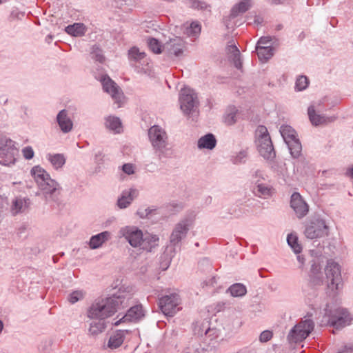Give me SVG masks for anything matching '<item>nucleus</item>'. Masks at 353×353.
Instances as JSON below:
<instances>
[{
    "label": "nucleus",
    "mask_w": 353,
    "mask_h": 353,
    "mask_svg": "<svg viewBox=\"0 0 353 353\" xmlns=\"http://www.w3.org/2000/svg\"><path fill=\"white\" fill-rule=\"evenodd\" d=\"M256 51L261 61H267L274 55V48L271 46H256Z\"/></svg>",
    "instance_id": "nucleus-30"
},
{
    "label": "nucleus",
    "mask_w": 353,
    "mask_h": 353,
    "mask_svg": "<svg viewBox=\"0 0 353 353\" xmlns=\"http://www.w3.org/2000/svg\"><path fill=\"white\" fill-rule=\"evenodd\" d=\"M193 219L186 217L179 221L174 227L170 236V245L167 249L171 252H176L181 249V242L183 240L192 226Z\"/></svg>",
    "instance_id": "nucleus-5"
},
{
    "label": "nucleus",
    "mask_w": 353,
    "mask_h": 353,
    "mask_svg": "<svg viewBox=\"0 0 353 353\" xmlns=\"http://www.w3.org/2000/svg\"><path fill=\"white\" fill-rule=\"evenodd\" d=\"M184 3L193 9L204 10L208 7L205 1L200 0H184Z\"/></svg>",
    "instance_id": "nucleus-43"
},
{
    "label": "nucleus",
    "mask_w": 353,
    "mask_h": 353,
    "mask_svg": "<svg viewBox=\"0 0 353 353\" xmlns=\"http://www.w3.org/2000/svg\"><path fill=\"white\" fill-rule=\"evenodd\" d=\"M323 312L325 317L327 318V323L336 329H341L349 325L352 319L349 312L345 308H338L332 312L329 309V305L326 304Z\"/></svg>",
    "instance_id": "nucleus-8"
},
{
    "label": "nucleus",
    "mask_w": 353,
    "mask_h": 353,
    "mask_svg": "<svg viewBox=\"0 0 353 353\" xmlns=\"http://www.w3.org/2000/svg\"><path fill=\"white\" fill-rule=\"evenodd\" d=\"M92 58L96 61L102 63L104 60V57L101 54L99 51H94L92 52Z\"/></svg>",
    "instance_id": "nucleus-57"
},
{
    "label": "nucleus",
    "mask_w": 353,
    "mask_h": 353,
    "mask_svg": "<svg viewBox=\"0 0 353 353\" xmlns=\"http://www.w3.org/2000/svg\"><path fill=\"white\" fill-rule=\"evenodd\" d=\"M204 283L206 285L213 286L216 283V279L215 276H212L208 281H205Z\"/></svg>",
    "instance_id": "nucleus-62"
},
{
    "label": "nucleus",
    "mask_w": 353,
    "mask_h": 353,
    "mask_svg": "<svg viewBox=\"0 0 353 353\" xmlns=\"http://www.w3.org/2000/svg\"><path fill=\"white\" fill-rule=\"evenodd\" d=\"M130 297L126 294H114L96 299L88 308L87 316L91 319L104 320L112 316L120 308L128 307Z\"/></svg>",
    "instance_id": "nucleus-1"
},
{
    "label": "nucleus",
    "mask_w": 353,
    "mask_h": 353,
    "mask_svg": "<svg viewBox=\"0 0 353 353\" xmlns=\"http://www.w3.org/2000/svg\"><path fill=\"white\" fill-rule=\"evenodd\" d=\"M273 188L268 184L263 183L260 179L254 181V185H252L253 194L260 198H267L271 196L273 194Z\"/></svg>",
    "instance_id": "nucleus-22"
},
{
    "label": "nucleus",
    "mask_w": 353,
    "mask_h": 353,
    "mask_svg": "<svg viewBox=\"0 0 353 353\" xmlns=\"http://www.w3.org/2000/svg\"><path fill=\"white\" fill-rule=\"evenodd\" d=\"M226 52L228 57L238 54V53L240 52L239 48L234 43L228 44L226 47Z\"/></svg>",
    "instance_id": "nucleus-51"
},
{
    "label": "nucleus",
    "mask_w": 353,
    "mask_h": 353,
    "mask_svg": "<svg viewBox=\"0 0 353 353\" xmlns=\"http://www.w3.org/2000/svg\"><path fill=\"white\" fill-rule=\"evenodd\" d=\"M145 310L141 303L130 307L126 314L119 320L115 321L114 325L117 326L122 322H137L145 316Z\"/></svg>",
    "instance_id": "nucleus-17"
},
{
    "label": "nucleus",
    "mask_w": 353,
    "mask_h": 353,
    "mask_svg": "<svg viewBox=\"0 0 353 353\" xmlns=\"http://www.w3.org/2000/svg\"><path fill=\"white\" fill-rule=\"evenodd\" d=\"M226 292L230 293L233 297H243L247 293V288L243 284L236 283L231 285L227 289Z\"/></svg>",
    "instance_id": "nucleus-33"
},
{
    "label": "nucleus",
    "mask_w": 353,
    "mask_h": 353,
    "mask_svg": "<svg viewBox=\"0 0 353 353\" xmlns=\"http://www.w3.org/2000/svg\"><path fill=\"white\" fill-rule=\"evenodd\" d=\"M111 238V233L109 231H103L90 237L88 245L92 249H98Z\"/></svg>",
    "instance_id": "nucleus-25"
},
{
    "label": "nucleus",
    "mask_w": 353,
    "mask_h": 353,
    "mask_svg": "<svg viewBox=\"0 0 353 353\" xmlns=\"http://www.w3.org/2000/svg\"><path fill=\"white\" fill-rule=\"evenodd\" d=\"M252 6V0H241L235 4L231 9L230 17L234 19L239 15L245 13Z\"/></svg>",
    "instance_id": "nucleus-26"
},
{
    "label": "nucleus",
    "mask_w": 353,
    "mask_h": 353,
    "mask_svg": "<svg viewBox=\"0 0 353 353\" xmlns=\"http://www.w3.org/2000/svg\"><path fill=\"white\" fill-rule=\"evenodd\" d=\"M50 345H51L50 341H42L39 347V350L41 352H43L44 353H48L50 351Z\"/></svg>",
    "instance_id": "nucleus-54"
},
{
    "label": "nucleus",
    "mask_w": 353,
    "mask_h": 353,
    "mask_svg": "<svg viewBox=\"0 0 353 353\" xmlns=\"http://www.w3.org/2000/svg\"><path fill=\"white\" fill-rule=\"evenodd\" d=\"M201 30V24L198 21H193L186 28V34L189 37H198Z\"/></svg>",
    "instance_id": "nucleus-39"
},
{
    "label": "nucleus",
    "mask_w": 353,
    "mask_h": 353,
    "mask_svg": "<svg viewBox=\"0 0 353 353\" xmlns=\"http://www.w3.org/2000/svg\"><path fill=\"white\" fill-rule=\"evenodd\" d=\"M338 353H353V346L345 345Z\"/></svg>",
    "instance_id": "nucleus-59"
},
{
    "label": "nucleus",
    "mask_w": 353,
    "mask_h": 353,
    "mask_svg": "<svg viewBox=\"0 0 353 353\" xmlns=\"http://www.w3.org/2000/svg\"><path fill=\"white\" fill-rule=\"evenodd\" d=\"M87 28L82 23H74L65 27V31L75 37H82L86 32Z\"/></svg>",
    "instance_id": "nucleus-29"
},
{
    "label": "nucleus",
    "mask_w": 353,
    "mask_h": 353,
    "mask_svg": "<svg viewBox=\"0 0 353 353\" xmlns=\"http://www.w3.org/2000/svg\"><path fill=\"white\" fill-rule=\"evenodd\" d=\"M123 171L127 174H132L134 173V168L130 163H125L122 167Z\"/></svg>",
    "instance_id": "nucleus-56"
},
{
    "label": "nucleus",
    "mask_w": 353,
    "mask_h": 353,
    "mask_svg": "<svg viewBox=\"0 0 353 353\" xmlns=\"http://www.w3.org/2000/svg\"><path fill=\"white\" fill-rule=\"evenodd\" d=\"M139 191L135 188H130L125 190L121 192V196L117 200V206L120 209H125L128 208L132 201L138 196Z\"/></svg>",
    "instance_id": "nucleus-21"
},
{
    "label": "nucleus",
    "mask_w": 353,
    "mask_h": 353,
    "mask_svg": "<svg viewBox=\"0 0 353 353\" xmlns=\"http://www.w3.org/2000/svg\"><path fill=\"white\" fill-rule=\"evenodd\" d=\"M260 179V181L264 179L263 173L261 170H256L252 173L251 183L252 185H254V181Z\"/></svg>",
    "instance_id": "nucleus-52"
},
{
    "label": "nucleus",
    "mask_w": 353,
    "mask_h": 353,
    "mask_svg": "<svg viewBox=\"0 0 353 353\" xmlns=\"http://www.w3.org/2000/svg\"><path fill=\"white\" fill-rule=\"evenodd\" d=\"M309 283L307 290H322L323 279L321 274H310Z\"/></svg>",
    "instance_id": "nucleus-34"
},
{
    "label": "nucleus",
    "mask_w": 353,
    "mask_h": 353,
    "mask_svg": "<svg viewBox=\"0 0 353 353\" xmlns=\"http://www.w3.org/2000/svg\"><path fill=\"white\" fill-rule=\"evenodd\" d=\"M84 293L81 290H77L71 292L68 297V301L74 304L83 299Z\"/></svg>",
    "instance_id": "nucleus-45"
},
{
    "label": "nucleus",
    "mask_w": 353,
    "mask_h": 353,
    "mask_svg": "<svg viewBox=\"0 0 353 353\" xmlns=\"http://www.w3.org/2000/svg\"><path fill=\"white\" fill-rule=\"evenodd\" d=\"M216 145V139L212 133H208L198 140V148L200 149L212 150L215 148Z\"/></svg>",
    "instance_id": "nucleus-28"
},
{
    "label": "nucleus",
    "mask_w": 353,
    "mask_h": 353,
    "mask_svg": "<svg viewBox=\"0 0 353 353\" xmlns=\"http://www.w3.org/2000/svg\"><path fill=\"white\" fill-rule=\"evenodd\" d=\"M270 40L267 37H261L258 41L256 46H265L270 43Z\"/></svg>",
    "instance_id": "nucleus-60"
},
{
    "label": "nucleus",
    "mask_w": 353,
    "mask_h": 353,
    "mask_svg": "<svg viewBox=\"0 0 353 353\" xmlns=\"http://www.w3.org/2000/svg\"><path fill=\"white\" fill-rule=\"evenodd\" d=\"M145 56V53L143 52H140L139 48L136 47L132 48L129 50L128 57L130 59H132L134 61H139L143 59Z\"/></svg>",
    "instance_id": "nucleus-44"
},
{
    "label": "nucleus",
    "mask_w": 353,
    "mask_h": 353,
    "mask_svg": "<svg viewBox=\"0 0 353 353\" xmlns=\"http://www.w3.org/2000/svg\"><path fill=\"white\" fill-rule=\"evenodd\" d=\"M104 92L108 93L112 99L117 103V108L121 107V103L124 98L121 88L107 74L102 75L99 79Z\"/></svg>",
    "instance_id": "nucleus-13"
},
{
    "label": "nucleus",
    "mask_w": 353,
    "mask_h": 353,
    "mask_svg": "<svg viewBox=\"0 0 353 353\" xmlns=\"http://www.w3.org/2000/svg\"><path fill=\"white\" fill-rule=\"evenodd\" d=\"M56 121L63 133H68L73 128V122L68 115V110L65 109H63L59 112L56 117Z\"/></svg>",
    "instance_id": "nucleus-20"
},
{
    "label": "nucleus",
    "mask_w": 353,
    "mask_h": 353,
    "mask_svg": "<svg viewBox=\"0 0 353 353\" xmlns=\"http://www.w3.org/2000/svg\"><path fill=\"white\" fill-rule=\"evenodd\" d=\"M103 155L102 152H99L97 154H95L94 159H95L96 162L100 163L101 161H103Z\"/></svg>",
    "instance_id": "nucleus-64"
},
{
    "label": "nucleus",
    "mask_w": 353,
    "mask_h": 353,
    "mask_svg": "<svg viewBox=\"0 0 353 353\" xmlns=\"http://www.w3.org/2000/svg\"><path fill=\"white\" fill-rule=\"evenodd\" d=\"M290 207L293 209L296 217L302 219L309 212V205L299 192H294L290 197Z\"/></svg>",
    "instance_id": "nucleus-16"
},
{
    "label": "nucleus",
    "mask_w": 353,
    "mask_h": 353,
    "mask_svg": "<svg viewBox=\"0 0 353 353\" xmlns=\"http://www.w3.org/2000/svg\"><path fill=\"white\" fill-rule=\"evenodd\" d=\"M164 48L169 54L179 57L183 52L185 41L181 37L170 39L169 41L165 44Z\"/></svg>",
    "instance_id": "nucleus-19"
},
{
    "label": "nucleus",
    "mask_w": 353,
    "mask_h": 353,
    "mask_svg": "<svg viewBox=\"0 0 353 353\" xmlns=\"http://www.w3.org/2000/svg\"><path fill=\"white\" fill-rule=\"evenodd\" d=\"M148 46L150 50L155 54H160L162 51L160 42L155 38L150 37L148 39Z\"/></svg>",
    "instance_id": "nucleus-42"
},
{
    "label": "nucleus",
    "mask_w": 353,
    "mask_h": 353,
    "mask_svg": "<svg viewBox=\"0 0 353 353\" xmlns=\"http://www.w3.org/2000/svg\"><path fill=\"white\" fill-rule=\"evenodd\" d=\"M148 137L159 160L172 157V150L169 148L168 136L163 128L157 125L150 127Z\"/></svg>",
    "instance_id": "nucleus-3"
},
{
    "label": "nucleus",
    "mask_w": 353,
    "mask_h": 353,
    "mask_svg": "<svg viewBox=\"0 0 353 353\" xmlns=\"http://www.w3.org/2000/svg\"><path fill=\"white\" fill-rule=\"evenodd\" d=\"M256 146L260 155L266 160L272 161L276 157V152L267 128L259 125L256 131Z\"/></svg>",
    "instance_id": "nucleus-7"
},
{
    "label": "nucleus",
    "mask_w": 353,
    "mask_h": 353,
    "mask_svg": "<svg viewBox=\"0 0 353 353\" xmlns=\"http://www.w3.org/2000/svg\"><path fill=\"white\" fill-rule=\"evenodd\" d=\"M309 83L308 78L305 75H301L296 80L295 90L296 91H303L308 87Z\"/></svg>",
    "instance_id": "nucleus-40"
},
{
    "label": "nucleus",
    "mask_w": 353,
    "mask_h": 353,
    "mask_svg": "<svg viewBox=\"0 0 353 353\" xmlns=\"http://www.w3.org/2000/svg\"><path fill=\"white\" fill-rule=\"evenodd\" d=\"M298 254L296 256L297 261L300 263V268H303V267L305 264V259L303 255H301L300 254Z\"/></svg>",
    "instance_id": "nucleus-61"
},
{
    "label": "nucleus",
    "mask_w": 353,
    "mask_h": 353,
    "mask_svg": "<svg viewBox=\"0 0 353 353\" xmlns=\"http://www.w3.org/2000/svg\"><path fill=\"white\" fill-rule=\"evenodd\" d=\"M329 229L325 216L320 214H314L306 221L304 234L309 239H320L328 236Z\"/></svg>",
    "instance_id": "nucleus-4"
},
{
    "label": "nucleus",
    "mask_w": 353,
    "mask_h": 353,
    "mask_svg": "<svg viewBox=\"0 0 353 353\" xmlns=\"http://www.w3.org/2000/svg\"><path fill=\"white\" fill-rule=\"evenodd\" d=\"M248 157V152L245 150H242L235 155L231 157V161L232 163L238 165L245 163Z\"/></svg>",
    "instance_id": "nucleus-41"
},
{
    "label": "nucleus",
    "mask_w": 353,
    "mask_h": 353,
    "mask_svg": "<svg viewBox=\"0 0 353 353\" xmlns=\"http://www.w3.org/2000/svg\"><path fill=\"white\" fill-rule=\"evenodd\" d=\"M327 286L332 292L338 290L342 286L341 266L333 260L327 261L325 268Z\"/></svg>",
    "instance_id": "nucleus-10"
},
{
    "label": "nucleus",
    "mask_w": 353,
    "mask_h": 353,
    "mask_svg": "<svg viewBox=\"0 0 353 353\" xmlns=\"http://www.w3.org/2000/svg\"><path fill=\"white\" fill-rule=\"evenodd\" d=\"M31 174L42 192L46 201L53 207L59 208L62 204L59 184L52 179L50 174L40 166L33 167Z\"/></svg>",
    "instance_id": "nucleus-2"
},
{
    "label": "nucleus",
    "mask_w": 353,
    "mask_h": 353,
    "mask_svg": "<svg viewBox=\"0 0 353 353\" xmlns=\"http://www.w3.org/2000/svg\"><path fill=\"white\" fill-rule=\"evenodd\" d=\"M159 238L157 235L153 234H147L143 235L141 241V245L139 246L140 250L147 252H152L153 249L159 245Z\"/></svg>",
    "instance_id": "nucleus-23"
},
{
    "label": "nucleus",
    "mask_w": 353,
    "mask_h": 353,
    "mask_svg": "<svg viewBox=\"0 0 353 353\" xmlns=\"http://www.w3.org/2000/svg\"><path fill=\"white\" fill-rule=\"evenodd\" d=\"M46 159L49 161L55 170L61 168L65 163L66 159L63 154H51L46 155Z\"/></svg>",
    "instance_id": "nucleus-32"
},
{
    "label": "nucleus",
    "mask_w": 353,
    "mask_h": 353,
    "mask_svg": "<svg viewBox=\"0 0 353 353\" xmlns=\"http://www.w3.org/2000/svg\"><path fill=\"white\" fill-rule=\"evenodd\" d=\"M291 156L297 159L301 156L302 145L299 139L287 143Z\"/></svg>",
    "instance_id": "nucleus-35"
},
{
    "label": "nucleus",
    "mask_w": 353,
    "mask_h": 353,
    "mask_svg": "<svg viewBox=\"0 0 353 353\" xmlns=\"http://www.w3.org/2000/svg\"><path fill=\"white\" fill-rule=\"evenodd\" d=\"M170 206L173 208V210L175 212H179L182 210L184 208V205L182 203H170Z\"/></svg>",
    "instance_id": "nucleus-58"
},
{
    "label": "nucleus",
    "mask_w": 353,
    "mask_h": 353,
    "mask_svg": "<svg viewBox=\"0 0 353 353\" xmlns=\"http://www.w3.org/2000/svg\"><path fill=\"white\" fill-rule=\"evenodd\" d=\"M228 59L232 61L234 67L238 69L241 70L242 68V61L241 59V53L239 52L238 54H234L233 56H229Z\"/></svg>",
    "instance_id": "nucleus-48"
},
{
    "label": "nucleus",
    "mask_w": 353,
    "mask_h": 353,
    "mask_svg": "<svg viewBox=\"0 0 353 353\" xmlns=\"http://www.w3.org/2000/svg\"><path fill=\"white\" fill-rule=\"evenodd\" d=\"M105 126L115 134H120L123 131L121 119L115 116H108L105 119Z\"/></svg>",
    "instance_id": "nucleus-27"
},
{
    "label": "nucleus",
    "mask_w": 353,
    "mask_h": 353,
    "mask_svg": "<svg viewBox=\"0 0 353 353\" xmlns=\"http://www.w3.org/2000/svg\"><path fill=\"white\" fill-rule=\"evenodd\" d=\"M230 303L228 301H222L216 303V309L218 312L222 311L227 307H229Z\"/></svg>",
    "instance_id": "nucleus-55"
},
{
    "label": "nucleus",
    "mask_w": 353,
    "mask_h": 353,
    "mask_svg": "<svg viewBox=\"0 0 353 353\" xmlns=\"http://www.w3.org/2000/svg\"><path fill=\"white\" fill-rule=\"evenodd\" d=\"M305 296L307 301L315 313L321 310L323 306L328 304L326 301V296L322 290H306Z\"/></svg>",
    "instance_id": "nucleus-15"
},
{
    "label": "nucleus",
    "mask_w": 353,
    "mask_h": 353,
    "mask_svg": "<svg viewBox=\"0 0 353 353\" xmlns=\"http://www.w3.org/2000/svg\"><path fill=\"white\" fill-rule=\"evenodd\" d=\"M287 243L295 254H301L302 246L299 243V239L296 234H289L287 236Z\"/></svg>",
    "instance_id": "nucleus-37"
},
{
    "label": "nucleus",
    "mask_w": 353,
    "mask_h": 353,
    "mask_svg": "<svg viewBox=\"0 0 353 353\" xmlns=\"http://www.w3.org/2000/svg\"><path fill=\"white\" fill-rule=\"evenodd\" d=\"M17 153L15 142L0 134V164L6 166L14 164Z\"/></svg>",
    "instance_id": "nucleus-9"
},
{
    "label": "nucleus",
    "mask_w": 353,
    "mask_h": 353,
    "mask_svg": "<svg viewBox=\"0 0 353 353\" xmlns=\"http://www.w3.org/2000/svg\"><path fill=\"white\" fill-rule=\"evenodd\" d=\"M29 199L17 198L13 201L12 211L13 214L23 212L28 206Z\"/></svg>",
    "instance_id": "nucleus-38"
},
{
    "label": "nucleus",
    "mask_w": 353,
    "mask_h": 353,
    "mask_svg": "<svg viewBox=\"0 0 353 353\" xmlns=\"http://www.w3.org/2000/svg\"><path fill=\"white\" fill-rule=\"evenodd\" d=\"M272 4L279 5L288 3L290 0H268Z\"/></svg>",
    "instance_id": "nucleus-63"
},
{
    "label": "nucleus",
    "mask_w": 353,
    "mask_h": 353,
    "mask_svg": "<svg viewBox=\"0 0 353 353\" xmlns=\"http://www.w3.org/2000/svg\"><path fill=\"white\" fill-rule=\"evenodd\" d=\"M106 324L103 320L94 321L90 324L89 334L92 336H97L105 331Z\"/></svg>",
    "instance_id": "nucleus-36"
},
{
    "label": "nucleus",
    "mask_w": 353,
    "mask_h": 353,
    "mask_svg": "<svg viewBox=\"0 0 353 353\" xmlns=\"http://www.w3.org/2000/svg\"><path fill=\"white\" fill-rule=\"evenodd\" d=\"M313 313L308 312L304 319L295 325L289 332L288 340L290 343L301 342L305 339L314 327Z\"/></svg>",
    "instance_id": "nucleus-6"
},
{
    "label": "nucleus",
    "mask_w": 353,
    "mask_h": 353,
    "mask_svg": "<svg viewBox=\"0 0 353 353\" xmlns=\"http://www.w3.org/2000/svg\"><path fill=\"white\" fill-rule=\"evenodd\" d=\"M311 270L310 274H320L321 268L318 262L315 259L311 261Z\"/></svg>",
    "instance_id": "nucleus-53"
},
{
    "label": "nucleus",
    "mask_w": 353,
    "mask_h": 353,
    "mask_svg": "<svg viewBox=\"0 0 353 353\" xmlns=\"http://www.w3.org/2000/svg\"><path fill=\"white\" fill-rule=\"evenodd\" d=\"M129 332L127 330H118L112 332L108 339L107 347L114 350L119 347L123 343L126 334Z\"/></svg>",
    "instance_id": "nucleus-24"
},
{
    "label": "nucleus",
    "mask_w": 353,
    "mask_h": 353,
    "mask_svg": "<svg viewBox=\"0 0 353 353\" xmlns=\"http://www.w3.org/2000/svg\"><path fill=\"white\" fill-rule=\"evenodd\" d=\"M307 114L312 124L315 126L333 122L336 119L335 116L327 117L324 114H316L313 105L308 108Z\"/></svg>",
    "instance_id": "nucleus-18"
},
{
    "label": "nucleus",
    "mask_w": 353,
    "mask_h": 353,
    "mask_svg": "<svg viewBox=\"0 0 353 353\" xmlns=\"http://www.w3.org/2000/svg\"><path fill=\"white\" fill-rule=\"evenodd\" d=\"M179 101L180 108L185 114L196 111L199 104L196 94L190 88H183L181 90Z\"/></svg>",
    "instance_id": "nucleus-11"
},
{
    "label": "nucleus",
    "mask_w": 353,
    "mask_h": 353,
    "mask_svg": "<svg viewBox=\"0 0 353 353\" xmlns=\"http://www.w3.org/2000/svg\"><path fill=\"white\" fill-rule=\"evenodd\" d=\"M157 208L154 206L152 207H148L147 208H140L138 209L137 212V214L141 218V219H145L147 218L150 214H151L153 212L156 211Z\"/></svg>",
    "instance_id": "nucleus-47"
},
{
    "label": "nucleus",
    "mask_w": 353,
    "mask_h": 353,
    "mask_svg": "<svg viewBox=\"0 0 353 353\" xmlns=\"http://www.w3.org/2000/svg\"><path fill=\"white\" fill-rule=\"evenodd\" d=\"M273 334L270 330H264L263 331L260 336H259V340L262 343H265L269 341L272 338Z\"/></svg>",
    "instance_id": "nucleus-49"
},
{
    "label": "nucleus",
    "mask_w": 353,
    "mask_h": 353,
    "mask_svg": "<svg viewBox=\"0 0 353 353\" xmlns=\"http://www.w3.org/2000/svg\"><path fill=\"white\" fill-rule=\"evenodd\" d=\"M181 299L178 294L171 293L159 299V306L161 312L166 316H173L180 310Z\"/></svg>",
    "instance_id": "nucleus-12"
},
{
    "label": "nucleus",
    "mask_w": 353,
    "mask_h": 353,
    "mask_svg": "<svg viewBox=\"0 0 353 353\" xmlns=\"http://www.w3.org/2000/svg\"><path fill=\"white\" fill-rule=\"evenodd\" d=\"M121 237H123L133 248H139L143 233L139 228L133 225H127L121 228L119 231Z\"/></svg>",
    "instance_id": "nucleus-14"
},
{
    "label": "nucleus",
    "mask_w": 353,
    "mask_h": 353,
    "mask_svg": "<svg viewBox=\"0 0 353 353\" xmlns=\"http://www.w3.org/2000/svg\"><path fill=\"white\" fill-rule=\"evenodd\" d=\"M22 153L26 159L30 160L33 158L34 152L32 147L26 146L22 150Z\"/></svg>",
    "instance_id": "nucleus-50"
},
{
    "label": "nucleus",
    "mask_w": 353,
    "mask_h": 353,
    "mask_svg": "<svg viewBox=\"0 0 353 353\" xmlns=\"http://www.w3.org/2000/svg\"><path fill=\"white\" fill-rule=\"evenodd\" d=\"M237 112L238 110L234 108L228 113L224 117L225 123L228 125L234 124L236 122Z\"/></svg>",
    "instance_id": "nucleus-46"
},
{
    "label": "nucleus",
    "mask_w": 353,
    "mask_h": 353,
    "mask_svg": "<svg viewBox=\"0 0 353 353\" xmlns=\"http://www.w3.org/2000/svg\"><path fill=\"white\" fill-rule=\"evenodd\" d=\"M280 132L286 144L299 139L295 130L290 125H281Z\"/></svg>",
    "instance_id": "nucleus-31"
}]
</instances>
